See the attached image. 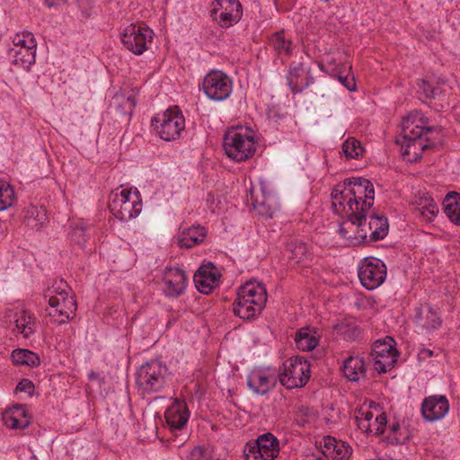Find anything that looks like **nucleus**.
Wrapping results in <instances>:
<instances>
[{"label":"nucleus","instance_id":"obj_1","mask_svg":"<svg viewBox=\"0 0 460 460\" xmlns=\"http://www.w3.org/2000/svg\"><path fill=\"white\" fill-rule=\"evenodd\" d=\"M388 229L386 217L368 210L360 212L352 222H342L339 233L349 245H358L383 240L387 235Z\"/></svg>","mask_w":460,"mask_h":460},{"label":"nucleus","instance_id":"obj_2","mask_svg":"<svg viewBox=\"0 0 460 460\" xmlns=\"http://www.w3.org/2000/svg\"><path fill=\"white\" fill-rule=\"evenodd\" d=\"M433 127L428 126V119L420 112H414L402 121V142L401 152L402 158L410 163L421 159L425 150L434 147V142L428 137Z\"/></svg>","mask_w":460,"mask_h":460},{"label":"nucleus","instance_id":"obj_3","mask_svg":"<svg viewBox=\"0 0 460 460\" xmlns=\"http://www.w3.org/2000/svg\"><path fill=\"white\" fill-rule=\"evenodd\" d=\"M267 291L261 283L246 282L237 292L233 304L234 314L243 320H252L261 314L266 305Z\"/></svg>","mask_w":460,"mask_h":460},{"label":"nucleus","instance_id":"obj_4","mask_svg":"<svg viewBox=\"0 0 460 460\" xmlns=\"http://www.w3.org/2000/svg\"><path fill=\"white\" fill-rule=\"evenodd\" d=\"M170 373L165 364L153 360L143 364L137 372L136 382L144 394L161 392L166 385Z\"/></svg>","mask_w":460,"mask_h":460},{"label":"nucleus","instance_id":"obj_5","mask_svg":"<svg viewBox=\"0 0 460 460\" xmlns=\"http://www.w3.org/2000/svg\"><path fill=\"white\" fill-rule=\"evenodd\" d=\"M223 146L229 158L243 162L254 155L257 143L250 133L231 129L224 137Z\"/></svg>","mask_w":460,"mask_h":460},{"label":"nucleus","instance_id":"obj_6","mask_svg":"<svg viewBox=\"0 0 460 460\" xmlns=\"http://www.w3.org/2000/svg\"><path fill=\"white\" fill-rule=\"evenodd\" d=\"M109 209L122 221L137 217L142 210L139 192L137 190L133 193L128 189L116 190L110 198Z\"/></svg>","mask_w":460,"mask_h":460},{"label":"nucleus","instance_id":"obj_7","mask_svg":"<svg viewBox=\"0 0 460 460\" xmlns=\"http://www.w3.org/2000/svg\"><path fill=\"white\" fill-rule=\"evenodd\" d=\"M151 125L162 139L172 141L184 130L185 118L179 107L174 106L152 119Z\"/></svg>","mask_w":460,"mask_h":460},{"label":"nucleus","instance_id":"obj_8","mask_svg":"<svg viewBox=\"0 0 460 460\" xmlns=\"http://www.w3.org/2000/svg\"><path fill=\"white\" fill-rule=\"evenodd\" d=\"M283 367L279 380L287 389L303 387L310 378V366L302 357L289 358L283 363Z\"/></svg>","mask_w":460,"mask_h":460},{"label":"nucleus","instance_id":"obj_9","mask_svg":"<svg viewBox=\"0 0 460 460\" xmlns=\"http://www.w3.org/2000/svg\"><path fill=\"white\" fill-rule=\"evenodd\" d=\"M242 15L243 7L239 0H214L211 4L210 16L222 28L237 23Z\"/></svg>","mask_w":460,"mask_h":460},{"label":"nucleus","instance_id":"obj_10","mask_svg":"<svg viewBox=\"0 0 460 460\" xmlns=\"http://www.w3.org/2000/svg\"><path fill=\"white\" fill-rule=\"evenodd\" d=\"M205 94L211 100L221 102L227 99L233 89L232 79L220 70L208 73L202 82Z\"/></svg>","mask_w":460,"mask_h":460},{"label":"nucleus","instance_id":"obj_11","mask_svg":"<svg viewBox=\"0 0 460 460\" xmlns=\"http://www.w3.org/2000/svg\"><path fill=\"white\" fill-rule=\"evenodd\" d=\"M164 418L171 432H175V439L179 438L178 446L183 445L188 438L187 433L178 434V432H181L185 429L190 418V411L185 401L175 399L166 409Z\"/></svg>","mask_w":460,"mask_h":460},{"label":"nucleus","instance_id":"obj_12","mask_svg":"<svg viewBox=\"0 0 460 460\" xmlns=\"http://www.w3.org/2000/svg\"><path fill=\"white\" fill-rule=\"evenodd\" d=\"M349 195H352L360 212L371 210L374 205L375 189L373 183L363 177L346 179Z\"/></svg>","mask_w":460,"mask_h":460},{"label":"nucleus","instance_id":"obj_13","mask_svg":"<svg viewBox=\"0 0 460 460\" xmlns=\"http://www.w3.org/2000/svg\"><path fill=\"white\" fill-rule=\"evenodd\" d=\"M358 275L362 286L368 290H373L385 281L386 266L379 259H365L358 268Z\"/></svg>","mask_w":460,"mask_h":460},{"label":"nucleus","instance_id":"obj_14","mask_svg":"<svg viewBox=\"0 0 460 460\" xmlns=\"http://www.w3.org/2000/svg\"><path fill=\"white\" fill-rule=\"evenodd\" d=\"M348 192L346 181L336 185L332 192V208L334 213L347 217L344 222H352L360 211L352 195H349Z\"/></svg>","mask_w":460,"mask_h":460},{"label":"nucleus","instance_id":"obj_15","mask_svg":"<svg viewBox=\"0 0 460 460\" xmlns=\"http://www.w3.org/2000/svg\"><path fill=\"white\" fill-rule=\"evenodd\" d=\"M153 39V31L148 27L130 24L121 34V41L127 49L136 55L146 50L147 41Z\"/></svg>","mask_w":460,"mask_h":460},{"label":"nucleus","instance_id":"obj_16","mask_svg":"<svg viewBox=\"0 0 460 460\" xmlns=\"http://www.w3.org/2000/svg\"><path fill=\"white\" fill-rule=\"evenodd\" d=\"M49 305L50 308L48 314L52 322L58 324L72 319L77 309L76 301L73 296H66V297L50 296Z\"/></svg>","mask_w":460,"mask_h":460},{"label":"nucleus","instance_id":"obj_17","mask_svg":"<svg viewBox=\"0 0 460 460\" xmlns=\"http://www.w3.org/2000/svg\"><path fill=\"white\" fill-rule=\"evenodd\" d=\"M374 367L378 373H386L397 362V351L392 344L376 341L372 347L370 354Z\"/></svg>","mask_w":460,"mask_h":460},{"label":"nucleus","instance_id":"obj_18","mask_svg":"<svg viewBox=\"0 0 460 460\" xmlns=\"http://www.w3.org/2000/svg\"><path fill=\"white\" fill-rule=\"evenodd\" d=\"M220 272L212 264L201 265L193 276V281L199 292L202 294H210L220 282Z\"/></svg>","mask_w":460,"mask_h":460},{"label":"nucleus","instance_id":"obj_19","mask_svg":"<svg viewBox=\"0 0 460 460\" xmlns=\"http://www.w3.org/2000/svg\"><path fill=\"white\" fill-rule=\"evenodd\" d=\"M187 276L179 268H166L163 278V290L167 296H181L187 286Z\"/></svg>","mask_w":460,"mask_h":460},{"label":"nucleus","instance_id":"obj_20","mask_svg":"<svg viewBox=\"0 0 460 460\" xmlns=\"http://www.w3.org/2000/svg\"><path fill=\"white\" fill-rule=\"evenodd\" d=\"M250 452L256 459L273 460L279 452V440L270 432L262 434L251 446Z\"/></svg>","mask_w":460,"mask_h":460},{"label":"nucleus","instance_id":"obj_21","mask_svg":"<svg viewBox=\"0 0 460 460\" xmlns=\"http://www.w3.org/2000/svg\"><path fill=\"white\" fill-rule=\"evenodd\" d=\"M278 376L269 369H254L247 378L248 386L258 394H265L277 384Z\"/></svg>","mask_w":460,"mask_h":460},{"label":"nucleus","instance_id":"obj_22","mask_svg":"<svg viewBox=\"0 0 460 460\" xmlns=\"http://www.w3.org/2000/svg\"><path fill=\"white\" fill-rule=\"evenodd\" d=\"M449 410V402L446 396L433 395L426 398L421 405V413L428 421L442 419Z\"/></svg>","mask_w":460,"mask_h":460},{"label":"nucleus","instance_id":"obj_23","mask_svg":"<svg viewBox=\"0 0 460 460\" xmlns=\"http://www.w3.org/2000/svg\"><path fill=\"white\" fill-rule=\"evenodd\" d=\"M287 81L290 91L294 93H301L305 89L314 84V79L309 69L301 63L291 66L287 75Z\"/></svg>","mask_w":460,"mask_h":460},{"label":"nucleus","instance_id":"obj_24","mask_svg":"<svg viewBox=\"0 0 460 460\" xmlns=\"http://www.w3.org/2000/svg\"><path fill=\"white\" fill-rule=\"evenodd\" d=\"M319 443L323 455L333 460H348L352 453V448L346 442L331 436L324 437Z\"/></svg>","mask_w":460,"mask_h":460},{"label":"nucleus","instance_id":"obj_25","mask_svg":"<svg viewBox=\"0 0 460 460\" xmlns=\"http://www.w3.org/2000/svg\"><path fill=\"white\" fill-rule=\"evenodd\" d=\"M415 311L416 325L426 332H431L441 326L442 321L438 314L429 305H421Z\"/></svg>","mask_w":460,"mask_h":460},{"label":"nucleus","instance_id":"obj_26","mask_svg":"<svg viewBox=\"0 0 460 460\" xmlns=\"http://www.w3.org/2000/svg\"><path fill=\"white\" fill-rule=\"evenodd\" d=\"M4 425L13 429H24L30 424L27 411L22 404H16L3 414Z\"/></svg>","mask_w":460,"mask_h":460},{"label":"nucleus","instance_id":"obj_27","mask_svg":"<svg viewBox=\"0 0 460 460\" xmlns=\"http://www.w3.org/2000/svg\"><path fill=\"white\" fill-rule=\"evenodd\" d=\"M27 44V47L13 49L11 53H13V64L28 70L35 63L37 43L29 40Z\"/></svg>","mask_w":460,"mask_h":460},{"label":"nucleus","instance_id":"obj_28","mask_svg":"<svg viewBox=\"0 0 460 460\" xmlns=\"http://www.w3.org/2000/svg\"><path fill=\"white\" fill-rule=\"evenodd\" d=\"M23 223L32 230H40L48 220V216L43 207L29 205L23 211Z\"/></svg>","mask_w":460,"mask_h":460},{"label":"nucleus","instance_id":"obj_29","mask_svg":"<svg viewBox=\"0 0 460 460\" xmlns=\"http://www.w3.org/2000/svg\"><path fill=\"white\" fill-rule=\"evenodd\" d=\"M206 231L200 226L189 227L178 234L177 243L181 247L190 249L204 241Z\"/></svg>","mask_w":460,"mask_h":460},{"label":"nucleus","instance_id":"obj_30","mask_svg":"<svg viewBox=\"0 0 460 460\" xmlns=\"http://www.w3.org/2000/svg\"><path fill=\"white\" fill-rule=\"evenodd\" d=\"M342 372L348 380L357 382L365 377V362L358 357H349L343 363Z\"/></svg>","mask_w":460,"mask_h":460},{"label":"nucleus","instance_id":"obj_31","mask_svg":"<svg viewBox=\"0 0 460 460\" xmlns=\"http://www.w3.org/2000/svg\"><path fill=\"white\" fill-rule=\"evenodd\" d=\"M13 331L18 334H22L23 338H30L35 331L33 316L26 311H22L19 314H16Z\"/></svg>","mask_w":460,"mask_h":460},{"label":"nucleus","instance_id":"obj_32","mask_svg":"<svg viewBox=\"0 0 460 460\" xmlns=\"http://www.w3.org/2000/svg\"><path fill=\"white\" fill-rule=\"evenodd\" d=\"M12 361L14 365L28 366L34 367L40 365V357L26 349H15L11 355Z\"/></svg>","mask_w":460,"mask_h":460},{"label":"nucleus","instance_id":"obj_33","mask_svg":"<svg viewBox=\"0 0 460 460\" xmlns=\"http://www.w3.org/2000/svg\"><path fill=\"white\" fill-rule=\"evenodd\" d=\"M274 52L278 58H288L292 52V42L290 40L286 39L283 31L274 33L270 41Z\"/></svg>","mask_w":460,"mask_h":460},{"label":"nucleus","instance_id":"obj_34","mask_svg":"<svg viewBox=\"0 0 460 460\" xmlns=\"http://www.w3.org/2000/svg\"><path fill=\"white\" fill-rule=\"evenodd\" d=\"M297 349L303 351L313 350L318 344V339L315 332H312L308 328L300 329L295 338Z\"/></svg>","mask_w":460,"mask_h":460},{"label":"nucleus","instance_id":"obj_35","mask_svg":"<svg viewBox=\"0 0 460 460\" xmlns=\"http://www.w3.org/2000/svg\"><path fill=\"white\" fill-rule=\"evenodd\" d=\"M444 209L447 217L456 225L460 226V195H447L444 201Z\"/></svg>","mask_w":460,"mask_h":460},{"label":"nucleus","instance_id":"obj_36","mask_svg":"<svg viewBox=\"0 0 460 460\" xmlns=\"http://www.w3.org/2000/svg\"><path fill=\"white\" fill-rule=\"evenodd\" d=\"M286 252L288 253V256L289 260L298 263L305 256H306L308 250L304 242L294 239L288 243Z\"/></svg>","mask_w":460,"mask_h":460},{"label":"nucleus","instance_id":"obj_37","mask_svg":"<svg viewBox=\"0 0 460 460\" xmlns=\"http://www.w3.org/2000/svg\"><path fill=\"white\" fill-rule=\"evenodd\" d=\"M14 201V190L5 181H0V211L10 208Z\"/></svg>","mask_w":460,"mask_h":460},{"label":"nucleus","instance_id":"obj_38","mask_svg":"<svg viewBox=\"0 0 460 460\" xmlns=\"http://www.w3.org/2000/svg\"><path fill=\"white\" fill-rule=\"evenodd\" d=\"M342 152L349 159H357L363 154V147L358 140L349 137L342 144Z\"/></svg>","mask_w":460,"mask_h":460},{"label":"nucleus","instance_id":"obj_39","mask_svg":"<svg viewBox=\"0 0 460 460\" xmlns=\"http://www.w3.org/2000/svg\"><path fill=\"white\" fill-rule=\"evenodd\" d=\"M418 86V93L425 98L435 99L443 93V89L438 83L437 85H433L428 81L420 80Z\"/></svg>","mask_w":460,"mask_h":460},{"label":"nucleus","instance_id":"obj_40","mask_svg":"<svg viewBox=\"0 0 460 460\" xmlns=\"http://www.w3.org/2000/svg\"><path fill=\"white\" fill-rule=\"evenodd\" d=\"M72 289L63 279L55 280L50 288H48L46 296H58L59 297L72 296Z\"/></svg>","mask_w":460,"mask_h":460},{"label":"nucleus","instance_id":"obj_41","mask_svg":"<svg viewBox=\"0 0 460 460\" xmlns=\"http://www.w3.org/2000/svg\"><path fill=\"white\" fill-rule=\"evenodd\" d=\"M314 416L313 408L301 405L297 408L296 412L295 420L299 427H304L307 424L311 418Z\"/></svg>","mask_w":460,"mask_h":460},{"label":"nucleus","instance_id":"obj_42","mask_svg":"<svg viewBox=\"0 0 460 460\" xmlns=\"http://www.w3.org/2000/svg\"><path fill=\"white\" fill-rule=\"evenodd\" d=\"M373 417V413L370 411L359 410L356 416L358 428L366 433H373V429L369 423Z\"/></svg>","mask_w":460,"mask_h":460},{"label":"nucleus","instance_id":"obj_43","mask_svg":"<svg viewBox=\"0 0 460 460\" xmlns=\"http://www.w3.org/2000/svg\"><path fill=\"white\" fill-rule=\"evenodd\" d=\"M71 239L81 246L86 243L88 234H86V228L83 224L80 223L73 226L71 231Z\"/></svg>","mask_w":460,"mask_h":460},{"label":"nucleus","instance_id":"obj_44","mask_svg":"<svg viewBox=\"0 0 460 460\" xmlns=\"http://www.w3.org/2000/svg\"><path fill=\"white\" fill-rule=\"evenodd\" d=\"M420 216L426 220V221H432L433 218L436 217V215L438 212V206L437 203L433 202L431 200L429 204L422 206L419 208Z\"/></svg>","mask_w":460,"mask_h":460},{"label":"nucleus","instance_id":"obj_45","mask_svg":"<svg viewBox=\"0 0 460 460\" xmlns=\"http://www.w3.org/2000/svg\"><path fill=\"white\" fill-rule=\"evenodd\" d=\"M29 40H31L33 43H36L35 38L33 34L28 31H24L21 33L15 34V36L13 39V43L14 45V49H19L21 47H27V41Z\"/></svg>","mask_w":460,"mask_h":460},{"label":"nucleus","instance_id":"obj_46","mask_svg":"<svg viewBox=\"0 0 460 460\" xmlns=\"http://www.w3.org/2000/svg\"><path fill=\"white\" fill-rule=\"evenodd\" d=\"M189 457L190 460H212L210 450L204 447H194Z\"/></svg>","mask_w":460,"mask_h":460},{"label":"nucleus","instance_id":"obj_47","mask_svg":"<svg viewBox=\"0 0 460 460\" xmlns=\"http://www.w3.org/2000/svg\"><path fill=\"white\" fill-rule=\"evenodd\" d=\"M390 433L387 436V441L392 445H399L404 442V438L398 434L400 429L399 424H393L389 427Z\"/></svg>","mask_w":460,"mask_h":460},{"label":"nucleus","instance_id":"obj_48","mask_svg":"<svg viewBox=\"0 0 460 460\" xmlns=\"http://www.w3.org/2000/svg\"><path fill=\"white\" fill-rule=\"evenodd\" d=\"M337 79L349 92H354L357 88L356 81L353 76L336 75Z\"/></svg>","mask_w":460,"mask_h":460},{"label":"nucleus","instance_id":"obj_49","mask_svg":"<svg viewBox=\"0 0 460 460\" xmlns=\"http://www.w3.org/2000/svg\"><path fill=\"white\" fill-rule=\"evenodd\" d=\"M375 424L376 425V428L375 430L373 429V433L375 434H381L385 431V424H386V416L382 413L376 417Z\"/></svg>","mask_w":460,"mask_h":460},{"label":"nucleus","instance_id":"obj_50","mask_svg":"<svg viewBox=\"0 0 460 460\" xmlns=\"http://www.w3.org/2000/svg\"><path fill=\"white\" fill-rule=\"evenodd\" d=\"M16 389L21 392L31 394L34 390V385L31 380L24 378L19 382Z\"/></svg>","mask_w":460,"mask_h":460},{"label":"nucleus","instance_id":"obj_51","mask_svg":"<svg viewBox=\"0 0 460 460\" xmlns=\"http://www.w3.org/2000/svg\"><path fill=\"white\" fill-rule=\"evenodd\" d=\"M66 0H44L45 4L49 8L64 4Z\"/></svg>","mask_w":460,"mask_h":460},{"label":"nucleus","instance_id":"obj_52","mask_svg":"<svg viewBox=\"0 0 460 460\" xmlns=\"http://www.w3.org/2000/svg\"><path fill=\"white\" fill-rule=\"evenodd\" d=\"M97 377H98V374H97V373H95V372H91V373L89 374V379H91V380L95 379V378H97Z\"/></svg>","mask_w":460,"mask_h":460},{"label":"nucleus","instance_id":"obj_53","mask_svg":"<svg viewBox=\"0 0 460 460\" xmlns=\"http://www.w3.org/2000/svg\"><path fill=\"white\" fill-rule=\"evenodd\" d=\"M274 210H275V208H273V207H272V208H270H270H269V209H268V211H267L268 216H269V217H272V214H273Z\"/></svg>","mask_w":460,"mask_h":460},{"label":"nucleus","instance_id":"obj_54","mask_svg":"<svg viewBox=\"0 0 460 460\" xmlns=\"http://www.w3.org/2000/svg\"><path fill=\"white\" fill-rule=\"evenodd\" d=\"M353 333H355L356 335H358L360 333V329L358 328V327H355L353 328L352 330Z\"/></svg>","mask_w":460,"mask_h":460},{"label":"nucleus","instance_id":"obj_55","mask_svg":"<svg viewBox=\"0 0 460 460\" xmlns=\"http://www.w3.org/2000/svg\"><path fill=\"white\" fill-rule=\"evenodd\" d=\"M172 436H173V437H171V439H173V440L177 443V444H176V446H177V447H179V446H178V444H179V438L175 439V432H172Z\"/></svg>","mask_w":460,"mask_h":460},{"label":"nucleus","instance_id":"obj_56","mask_svg":"<svg viewBox=\"0 0 460 460\" xmlns=\"http://www.w3.org/2000/svg\"><path fill=\"white\" fill-rule=\"evenodd\" d=\"M425 352L429 355V356H432L433 352L431 350H425Z\"/></svg>","mask_w":460,"mask_h":460},{"label":"nucleus","instance_id":"obj_57","mask_svg":"<svg viewBox=\"0 0 460 460\" xmlns=\"http://www.w3.org/2000/svg\"><path fill=\"white\" fill-rule=\"evenodd\" d=\"M260 205H261V206H264V205H265V202H264V201H262Z\"/></svg>","mask_w":460,"mask_h":460}]
</instances>
